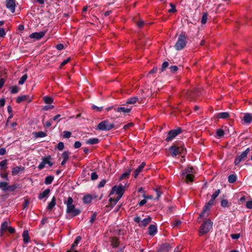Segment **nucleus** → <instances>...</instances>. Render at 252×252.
<instances>
[{
  "label": "nucleus",
  "mask_w": 252,
  "mask_h": 252,
  "mask_svg": "<svg viewBox=\"0 0 252 252\" xmlns=\"http://www.w3.org/2000/svg\"><path fill=\"white\" fill-rule=\"evenodd\" d=\"M81 240V237L80 236H78L76 238L74 243L71 246V250H74V248L77 246L78 243Z\"/></svg>",
  "instance_id": "obj_30"
},
{
  "label": "nucleus",
  "mask_w": 252,
  "mask_h": 252,
  "mask_svg": "<svg viewBox=\"0 0 252 252\" xmlns=\"http://www.w3.org/2000/svg\"><path fill=\"white\" fill-rule=\"evenodd\" d=\"M213 222L210 220H207L204 221L199 228V235L200 236L209 232L213 227Z\"/></svg>",
  "instance_id": "obj_2"
},
{
  "label": "nucleus",
  "mask_w": 252,
  "mask_h": 252,
  "mask_svg": "<svg viewBox=\"0 0 252 252\" xmlns=\"http://www.w3.org/2000/svg\"><path fill=\"white\" fill-rule=\"evenodd\" d=\"M133 126V124L132 123H129L126 125H125L123 127V129L124 130H126L127 128H128L130 127H131Z\"/></svg>",
  "instance_id": "obj_63"
},
{
  "label": "nucleus",
  "mask_w": 252,
  "mask_h": 252,
  "mask_svg": "<svg viewBox=\"0 0 252 252\" xmlns=\"http://www.w3.org/2000/svg\"><path fill=\"white\" fill-rule=\"evenodd\" d=\"M7 160L6 159L0 161V166L1 167V169H2L4 167H6L7 165Z\"/></svg>",
  "instance_id": "obj_49"
},
{
  "label": "nucleus",
  "mask_w": 252,
  "mask_h": 252,
  "mask_svg": "<svg viewBox=\"0 0 252 252\" xmlns=\"http://www.w3.org/2000/svg\"><path fill=\"white\" fill-rule=\"evenodd\" d=\"M214 200H215L211 198V199L205 204L203 211L199 215L200 217H207L208 216L210 208L214 205Z\"/></svg>",
  "instance_id": "obj_6"
},
{
  "label": "nucleus",
  "mask_w": 252,
  "mask_h": 252,
  "mask_svg": "<svg viewBox=\"0 0 252 252\" xmlns=\"http://www.w3.org/2000/svg\"><path fill=\"white\" fill-rule=\"evenodd\" d=\"M71 60L70 57L67 58L66 60H64L60 64V67H62L63 65L68 63Z\"/></svg>",
  "instance_id": "obj_55"
},
{
  "label": "nucleus",
  "mask_w": 252,
  "mask_h": 252,
  "mask_svg": "<svg viewBox=\"0 0 252 252\" xmlns=\"http://www.w3.org/2000/svg\"><path fill=\"white\" fill-rule=\"evenodd\" d=\"M44 101L47 104H51L53 102V99L50 96H46L44 97Z\"/></svg>",
  "instance_id": "obj_40"
},
{
  "label": "nucleus",
  "mask_w": 252,
  "mask_h": 252,
  "mask_svg": "<svg viewBox=\"0 0 252 252\" xmlns=\"http://www.w3.org/2000/svg\"><path fill=\"white\" fill-rule=\"evenodd\" d=\"M8 186V183L7 182L3 181L0 182V189H1L3 191H7Z\"/></svg>",
  "instance_id": "obj_26"
},
{
  "label": "nucleus",
  "mask_w": 252,
  "mask_h": 252,
  "mask_svg": "<svg viewBox=\"0 0 252 252\" xmlns=\"http://www.w3.org/2000/svg\"><path fill=\"white\" fill-rule=\"evenodd\" d=\"M138 100V98L136 96L131 97L127 99L125 104H123L124 106L127 105V104H134Z\"/></svg>",
  "instance_id": "obj_21"
},
{
  "label": "nucleus",
  "mask_w": 252,
  "mask_h": 252,
  "mask_svg": "<svg viewBox=\"0 0 252 252\" xmlns=\"http://www.w3.org/2000/svg\"><path fill=\"white\" fill-rule=\"evenodd\" d=\"M220 193V189H218L216 190L215 192L212 194L211 198L215 200L219 195Z\"/></svg>",
  "instance_id": "obj_45"
},
{
  "label": "nucleus",
  "mask_w": 252,
  "mask_h": 252,
  "mask_svg": "<svg viewBox=\"0 0 252 252\" xmlns=\"http://www.w3.org/2000/svg\"><path fill=\"white\" fill-rule=\"evenodd\" d=\"M46 33V31H41L39 32H33L31 33L29 37L31 38H35L36 40H39L41 39Z\"/></svg>",
  "instance_id": "obj_11"
},
{
  "label": "nucleus",
  "mask_w": 252,
  "mask_h": 252,
  "mask_svg": "<svg viewBox=\"0 0 252 252\" xmlns=\"http://www.w3.org/2000/svg\"><path fill=\"white\" fill-rule=\"evenodd\" d=\"M19 185L15 184L9 186L8 185V188H7V190L9 191L13 192L16 189L19 188Z\"/></svg>",
  "instance_id": "obj_31"
},
{
  "label": "nucleus",
  "mask_w": 252,
  "mask_h": 252,
  "mask_svg": "<svg viewBox=\"0 0 252 252\" xmlns=\"http://www.w3.org/2000/svg\"><path fill=\"white\" fill-rule=\"evenodd\" d=\"M96 215H97V214L96 212H95L92 216V217H91L90 220V222L91 223H93L94 222V220L96 218Z\"/></svg>",
  "instance_id": "obj_59"
},
{
  "label": "nucleus",
  "mask_w": 252,
  "mask_h": 252,
  "mask_svg": "<svg viewBox=\"0 0 252 252\" xmlns=\"http://www.w3.org/2000/svg\"><path fill=\"white\" fill-rule=\"evenodd\" d=\"M24 101H27L28 102H30L32 101V99L30 98V96L28 95L19 96L16 98V102L17 103H20Z\"/></svg>",
  "instance_id": "obj_12"
},
{
  "label": "nucleus",
  "mask_w": 252,
  "mask_h": 252,
  "mask_svg": "<svg viewBox=\"0 0 252 252\" xmlns=\"http://www.w3.org/2000/svg\"><path fill=\"white\" fill-rule=\"evenodd\" d=\"M111 245L113 248H117L119 246V239L116 237H113L111 238Z\"/></svg>",
  "instance_id": "obj_20"
},
{
  "label": "nucleus",
  "mask_w": 252,
  "mask_h": 252,
  "mask_svg": "<svg viewBox=\"0 0 252 252\" xmlns=\"http://www.w3.org/2000/svg\"><path fill=\"white\" fill-rule=\"evenodd\" d=\"M169 243H165L159 245L158 248V252H168L171 249Z\"/></svg>",
  "instance_id": "obj_9"
},
{
  "label": "nucleus",
  "mask_w": 252,
  "mask_h": 252,
  "mask_svg": "<svg viewBox=\"0 0 252 252\" xmlns=\"http://www.w3.org/2000/svg\"><path fill=\"white\" fill-rule=\"evenodd\" d=\"M152 220V218L150 216L143 219L141 223L139 224L140 227H146Z\"/></svg>",
  "instance_id": "obj_17"
},
{
  "label": "nucleus",
  "mask_w": 252,
  "mask_h": 252,
  "mask_svg": "<svg viewBox=\"0 0 252 252\" xmlns=\"http://www.w3.org/2000/svg\"><path fill=\"white\" fill-rule=\"evenodd\" d=\"M92 109L96 112H100L103 109V107H97L95 105H93Z\"/></svg>",
  "instance_id": "obj_52"
},
{
  "label": "nucleus",
  "mask_w": 252,
  "mask_h": 252,
  "mask_svg": "<svg viewBox=\"0 0 252 252\" xmlns=\"http://www.w3.org/2000/svg\"><path fill=\"white\" fill-rule=\"evenodd\" d=\"M189 167H187L183 171L182 173V179L185 180L187 183L189 182Z\"/></svg>",
  "instance_id": "obj_15"
},
{
  "label": "nucleus",
  "mask_w": 252,
  "mask_h": 252,
  "mask_svg": "<svg viewBox=\"0 0 252 252\" xmlns=\"http://www.w3.org/2000/svg\"><path fill=\"white\" fill-rule=\"evenodd\" d=\"M181 132L182 128L181 127H178L175 129H172L168 132L167 136L165 140L168 142L171 141L173 138L180 134Z\"/></svg>",
  "instance_id": "obj_8"
},
{
  "label": "nucleus",
  "mask_w": 252,
  "mask_h": 252,
  "mask_svg": "<svg viewBox=\"0 0 252 252\" xmlns=\"http://www.w3.org/2000/svg\"><path fill=\"white\" fill-rule=\"evenodd\" d=\"M144 24V22L142 20H139L136 23L137 26L139 28H142Z\"/></svg>",
  "instance_id": "obj_58"
},
{
  "label": "nucleus",
  "mask_w": 252,
  "mask_h": 252,
  "mask_svg": "<svg viewBox=\"0 0 252 252\" xmlns=\"http://www.w3.org/2000/svg\"><path fill=\"white\" fill-rule=\"evenodd\" d=\"M114 127V125L110 123L108 120L102 121L97 125V128L103 131H109Z\"/></svg>",
  "instance_id": "obj_5"
},
{
  "label": "nucleus",
  "mask_w": 252,
  "mask_h": 252,
  "mask_svg": "<svg viewBox=\"0 0 252 252\" xmlns=\"http://www.w3.org/2000/svg\"><path fill=\"white\" fill-rule=\"evenodd\" d=\"M22 237L23 238V241L25 243H28L30 241V237L29 235L28 231L25 230L23 232L22 234Z\"/></svg>",
  "instance_id": "obj_23"
},
{
  "label": "nucleus",
  "mask_w": 252,
  "mask_h": 252,
  "mask_svg": "<svg viewBox=\"0 0 252 252\" xmlns=\"http://www.w3.org/2000/svg\"><path fill=\"white\" fill-rule=\"evenodd\" d=\"M157 232V228L156 225L151 224L148 228V234L150 236H154Z\"/></svg>",
  "instance_id": "obj_16"
},
{
  "label": "nucleus",
  "mask_w": 252,
  "mask_h": 252,
  "mask_svg": "<svg viewBox=\"0 0 252 252\" xmlns=\"http://www.w3.org/2000/svg\"><path fill=\"white\" fill-rule=\"evenodd\" d=\"M53 180H54V176H48L45 179L44 183L46 185L51 184L52 183Z\"/></svg>",
  "instance_id": "obj_32"
},
{
  "label": "nucleus",
  "mask_w": 252,
  "mask_h": 252,
  "mask_svg": "<svg viewBox=\"0 0 252 252\" xmlns=\"http://www.w3.org/2000/svg\"><path fill=\"white\" fill-rule=\"evenodd\" d=\"M20 88L17 86H11L10 91L11 94H16L19 91Z\"/></svg>",
  "instance_id": "obj_37"
},
{
  "label": "nucleus",
  "mask_w": 252,
  "mask_h": 252,
  "mask_svg": "<svg viewBox=\"0 0 252 252\" xmlns=\"http://www.w3.org/2000/svg\"><path fill=\"white\" fill-rule=\"evenodd\" d=\"M146 163L145 162H143L141 164L138 166V167L135 170V173L134 175V178H136L139 173L142 171L143 168L145 166Z\"/></svg>",
  "instance_id": "obj_19"
},
{
  "label": "nucleus",
  "mask_w": 252,
  "mask_h": 252,
  "mask_svg": "<svg viewBox=\"0 0 252 252\" xmlns=\"http://www.w3.org/2000/svg\"><path fill=\"white\" fill-rule=\"evenodd\" d=\"M91 178L92 180H95L98 178V175L96 172H94L91 174Z\"/></svg>",
  "instance_id": "obj_56"
},
{
  "label": "nucleus",
  "mask_w": 252,
  "mask_h": 252,
  "mask_svg": "<svg viewBox=\"0 0 252 252\" xmlns=\"http://www.w3.org/2000/svg\"><path fill=\"white\" fill-rule=\"evenodd\" d=\"M169 69H170V71L171 72L174 73V72H176L178 70V67L177 66L172 65V66H171L169 67Z\"/></svg>",
  "instance_id": "obj_60"
},
{
  "label": "nucleus",
  "mask_w": 252,
  "mask_h": 252,
  "mask_svg": "<svg viewBox=\"0 0 252 252\" xmlns=\"http://www.w3.org/2000/svg\"><path fill=\"white\" fill-rule=\"evenodd\" d=\"M246 207L249 209H252V201H248L246 203Z\"/></svg>",
  "instance_id": "obj_64"
},
{
  "label": "nucleus",
  "mask_w": 252,
  "mask_h": 252,
  "mask_svg": "<svg viewBox=\"0 0 252 252\" xmlns=\"http://www.w3.org/2000/svg\"><path fill=\"white\" fill-rule=\"evenodd\" d=\"M187 44V38L183 32L179 34L178 40L174 45L176 50L180 51L183 49Z\"/></svg>",
  "instance_id": "obj_4"
},
{
  "label": "nucleus",
  "mask_w": 252,
  "mask_h": 252,
  "mask_svg": "<svg viewBox=\"0 0 252 252\" xmlns=\"http://www.w3.org/2000/svg\"><path fill=\"white\" fill-rule=\"evenodd\" d=\"M171 8L168 10V12L169 13H174L176 11L175 5L173 4L172 3H170L169 4Z\"/></svg>",
  "instance_id": "obj_44"
},
{
  "label": "nucleus",
  "mask_w": 252,
  "mask_h": 252,
  "mask_svg": "<svg viewBox=\"0 0 252 252\" xmlns=\"http://www.w3.org/2000/svg\"><path fill=\"white\" fill-rule=\"evenodd\" d=\"M237 179V176L235 174H231L228 176V181L230 183H234L236 182Z\"/></svg>",
  "instance_id": "obj_33"
},
{
  "label": "nucleus",
  "mask_w": 252,
  "mask_h": 252,
  "mask_svg": "<svg viewBox=\"0 0 252 252\" xmlns=\"http://www.w3.org/2000/svg\"><path fill=\"white\" fill-rule=\"evenodd\" d=\"M243 120L246 124H250L252 121V116L249 113H246L244 115Z\"/></svg>",
  "instance_id": "obj_22"
},
{
  "label": "nucleus",
  "mask_w": 252,
  "mask_h": 252,
  "mask_svg": "<svg viewBox=\"0 0 252 252\" xmlns=\"http://www.w3.org/2000/svg\"><path fill=\"white\" fill-rule=\"evenodd\" d=\"M181 224V221L179 220H175L172 223V225L173 227H178Z\"/></svg>",
  "instance_id": "obj_46"
},
{
  "label": "nucleus",
  "mask_w": 252,
  "mask_h": 252,
  "mask_svg": "<svg viewBox=\"0 0 252 252\" xmlns=\"http://www.w3.org/2000/svg\"><path fill=\"white\" fill-rule=\"evenodd\" d=\"M71 135V133L69 131H63V137L65 138H69Z\"/></svg>",
  "instance_id": "obj_51"
},
{
  "label": "nucleus",
  "mask_w": 252,
  "mask_h": 252,
  "mask_svg": "<svg viewBox=\"0 0 252 252\" xmlns=\"http://www.w3.org/2000/svg\"><path fill=\"white\" fill-rule=\"evenodd\" d=\"M92 200V196L90 194L85 195L83 198V202L86 204L90 203Z\"/></svg>",
  "instance_id": "obj_29"
},
{
  "label": "nucleus",
  "mask_w": 252,
  "mask_h": 252,
  "mask_svg": "<svg viewBox=\"0 0 252 252\" xmlns=\"http://www.w3.org/2000/svg\"><path fill=\"white\" fill-rule=\"evenodd\" d=\"M231 238L233 240H237L240 237V234L239 233L238 234H232L230 235Z\"/></svg>",
  "instance_id": "obj_53"
},
{
  "label": "nucleus",
  "mask_w": 252,
  "mask_h": 252,
  "mask_svg": "<svg viewBox=\"0 0 252 252\" xmlns=\"http://www.w3.org/2000/svg\"><path fill=\"white\" fill-rule=\"evenodd\" d=\"M168 66L167 62H164L162 63L161 67L160 68V72L163 71Z\"/></svg>",
  "instance_id": "obj_47"
},
{
  "label": "nucleus",
  "mask_w": 252,
  "mask_h": 252,
  "mask_svg": "<svg viewBox=\"0 0 252 252\" xmlns=\"http://www.w3.org/2000/svg\"><path fill=\"white\" fill-rule=\"evenodd\" d=\"M224 131L222 129H219L217 130V135L219 138L222 137L224 136Z\"/></svg>",
  "instance_id": "obj_41"
},
{
  "label": "nucleus",
  "mask_w": 252,
  "mask_h": 252,
  "mask_svg": "<svg viewBox=\"0 0 252 252\" xmlns=\"http://www.w3.org/2000/svg\"><path fill=\"white\" fill-rule=\"evenodd\" d=\"M250 149L249 148H247L245 151L242 152L240 154L238 155L235 158L234 160V164L235 165H238L241 161L244 160L247 158Z\"/></svg>",
  "instance_id": "obj_7"
},
{
  "label": "nucleus",
  "mask_w": 252,
  "mask_h": 252,
  "mask_svg": "<svg viewBox=\"0 0 252 252\" xmlns=\"http://www.w3.org/2000/svg\"><path fill=\"white\" fill-rule=\"evenodd\" d=\"M133 220L135 222L138 223L139 224L141 223V218L139 216H136L134 218Z\"/></svg>",
  "instance_id": "obj_61"
},
{
  "label": "nucleus",
  "mask_w": 252,
  "mask_h": 252,
  "mask_svg": "<svg viewBox=\"0 0 252 252\" xmlns=\"http://www.w3.org/2000/svg\"><path fill=\"white\" fill-rule=\"evenodd\" d=\"M125 186H123L122 185L119 186H114L112 188L110 195L114 193V192H115L118 195V196L115 200L114 204H116L122 197L123 195L125 192Z\"/></svg>",
  "instance_id": "obj_3"
},
{
  "label": "nucleus",
  "mask_w": 252,
  "mask_h": 252,
  "mask_svg": "<svg viewBox=\"0 0 252 252\" xmlns=\"http://www.w3.org/2000/svg\"><path fill=\"white\" fill-rule=\"evenodd\" d=\"M207 19H208L207 14L206 13H203L202 18H201V23L202 24H205L207 22Z\"/></svg>",
  "instance_id": "obj_43"
},
{
  "label": "nucleus",
  "mask_w": 252,
  "mask_h": 252,
  "mask_svg": "<svg viewBox=\"0 0 252 252\" xmlns=\"http://www.w3.org/2000/svg\"><path fill=\"white\" fill-rule=\"evenodd\" d=\"M5 32L3 28H0V37H3L5 35Z\"/></svg>",
  "instance_id": "obj_62"
},
{
  "label": "nucleus",
  "mask_w": 252,
  "mask_h": 252,
  "mask_svg": "<svg viewBox=\"0 0 252 252\" xmlns=\"http://www.w3.org/2000/svg\"><path fill=\"white\" fill-rule=\"evenodd\" d=\"M98 142L99 139L97 138H90L86 141V143L90 145L95 144Z\"/></svg>",
  "instance_id": "obj_28"
},
{
  "label": "nucleus",
  "mask_w": 252,
  "mask_h": 252,
  "mask_svg": "<svg viewBox=\"0 0 252 252\" xmlns=\"http://www.w3.org/2000/svg\"><path fill=\"white\" fill-rule=\"evenodd\" d=\"M50 189H45L43 192L39 194L38 198L40 200L43 199V198L46 197L50 193Z\"/></svg>",
  "instance_id": "obj_24"
},
{
  "label": "nucleus",
  "mask_w": 252,
  "mask_h": 252,
  "mask_svg": "<svg viewBox=\"0 0 252 252\" xmlns=\"http://www.w3.org/2000/svg\"><path fill=\"white\" fill-rule=\"evenodd\" d=\"M73 203V200L70 196L64 201V204L66 205V213L71 218L79 215L81 213L80 210L76 208Z\"/></svg>",
  "instance_id": "obj_1"
},
{
  "label": "nucleus",
  "mask_w": 252,
  "mask_h": 252,
  "mask_svg": "<svg viewBox=\"0 0 252 252\" xmlns=\"http://www.w3.org/2000/svg\"><path fill=\"white\" fill-rule=\"evenodd\" d=\"M28 78V75L27 74L24 75L22 77L20 78L18 82L19 85H23Z\"/></svg>",
  "instance_id": "obj_38"
},
{
  "label": "nucleus",
  "mask_w": 252,
  "mask_h": 252,
  "mask_svg": "<svg viewBox=\"0 0 252 252\" xmlns=\"http://www.w3.org/2000/svg\"><path fill=\"white\" fill-rule=\"evenodd\" d=\"M230 115L228 112H223L217 113L216 115V118L219 119H227L229 117Z\"/></svg>",
  "instance_id": "obj_18"
},
{
  "label": "nucleus",
  "mask_w": 252,
  "mask_h": 252,
  "mask_svg": "<svg viewBox=\"0 0 252 252\" xmlns=\"http://www.w3.org/2000/svg\"><path fill=\"white\" fill-rule=\"evenodd\" d=\"M51 156H48L47 157H43L42 158V160L44 162L45 164H46L48 163V162L49 160H50Z\"/></svg>",
  "instance_id": "obj_54"
},
{
  "label": "nucleus",
  "mask_w": 252,
  "mask_h": 252,
  "mask_svg": "<svg viewBox=\"0 0 252 252\" xmlns=\"http://www.w3.org/2000/svg\"><path fill=\"white\" fill-rule=\"evenodd\" d=\"M56 205V198L53 197L50 201V202L48 204L47 206V209L49 210H52Z\"/></svg>",
  "instance_id": "obj_27"
},
{
  "label": "nucleus",
  "mask_w": 252,
  "mask_h": 252,
  "mask_svg": "<svg viewBox=\"0 0 252 252\" xmlns=\"http://www.w3.org/2000/svg\"><path fill=\"white\" fill-rule=\"evenodd\" d=\"M155 190L157 194L156 199H158L160 197V195H161L162 192L160 191V189H155Z\"/></svg>",
  "instance_id": "obj_57"
},
{
  "label": "nucleus",
  "mask_w": 252,
  "mask_h": 252,
  "mask_svg": "<svg viewBox=\"0 0 252 252\" xmlns=\"http://www.w3.org/2000/svg\"><path fill=\"white\" fill-rule=\"evenodd\" d=\"M70 153L68 151H64L62 154L63 159L68 160L69 157Z\"/></svg>",
  "instance_id": "obj_39"
},
{
  "label": "nucleus",
  "mask_w": 252,
  "mask_h": 252,
  "mask_svg": "<svg viewBox=\"0 0 252 252\" xmlns=\"http://www.w3.org/2000/svg\"><path fill=\"white\" fill-rule=\"evenodd\" d=\"M6 6L12 13L15 11L16 3L15 0H6Z\"/></svg>",
  "instance_id": "obj_10"
},
{
  "label": "nucleus",
  "mask_w": 252,
  "mask_h": 252,
  "mask_svg": "<svg viewBox=\"0 0 252 252\" xmlns=\"http://www.w3.org/2000/svg\"><path fill=\"white\" fill-rule=\"evenodd\" d=\"M8 222L7 221H5L2 223L0 228L1 235L3 234L4 232L6 231L8 229Z\"/></svg>",
  "instance_id": "obj_25"
},
{
  "label": "nucleus",
  "mask_w": 252,
  "mask_h": 252,
  "mask_svg": "<svg viewBox=\"0 0 252 252\" xmlns=\"http://www.w3.org/2000/svg\"><path fill=\"white\" fill-rule=\"evenodd\" d=\"M169 152L172 157H176L179 153V148L175 145L172 146L169 148Z\"/></svg>",
  "instance_id": "obj_14"
},
{
  "label": "nucleus",
  "mask_w": 252,
  "mask_h": 252,
  "mask_svg": "<svg viewBox=\"0 0 252 252\" xmlns=\"http://www.w3.org/2000/svg\"><path fill=\"white\" fill-rule=\"evenodd\" d=\"M220 205L222 207L225 208L228 207V202L226 199H222L220 202Z\"/></svg>",
  "instance_id": "obj_42"
},
{
  "label": "nucleus",
  "mask_w": 252,
  "mask_h": 252,
  "mask_svg": "<svg viewBox=\"0 0 252 252\" xmlns=\"http://www.w3.org/2000/svg\"><path fill=\"white\" fill-rule=\"evenodd\" d=\"M33 135H34V136L36 138H38V137L41 138V137H45L46 136V133L44 132L40 131L33 133Z\"/></svg>",
  "instance_id": "obj_34"
},
{
  "label": "nucleus",
  "mask_w": 252,
  "mask_h": 252,
  "mask_svg": "<svg viewBox=\"0 0 252 252\" xmlns=\"http://www.w3.org/2000/svg\"><path fill=\"white\" fill-rule=\"evenodd\" d=\"M130 169H128L127 171L123 173L119 177V180H122L125 178H128L130 175Z\"/></svg>",
  "instance_id": "obj_35"
},
{
  "label": "nucleus",
  "mask_w": 252,
  "mask_h": 252,
  "mask_svg": "<svg viewBox=\"0 0 252 252\" xmlns=\"http://www.w3.org/2000/svg\"><path fill=\"white\" fill-rule=\"evenodd\" d=\"M131 110V108H125V107H116L114 108V111L118 113H123L124 114L128 113Z\"/></svg>",
  "instance_id": "obj_13"
},
{
  "label": "nucleus",
  "mask_w": 252,
  "mask_h": 252,
  "mask_svg": "<svg viewBox=\"0 0 252 252\" xmlns=\"http://www.w3.org/2000/svg\"><path fill=\"white\" fill-rule=\"evenodd\" d=\"M64 144L62 142H60L57 145V148L59 151H62L64 148Z\"/></svg>",
  "instance_id": "obj_50"
},
{
  "label": "nucleus",
  "mask_w": 252,
  "mask_h": 252,
  "mask_svg": "<svg viewBox=\"0 0 252 252\" xmlns=\"http://www.w3.org/2000/svg\"><path fill=\"white\" fill-rule=\"evenodd\" d=\"M22 169V168L21 167H19V166H16L14 168H13L12 170V174L13 175H17L20 171Z\"/></svg>",
  "instance_id": "obj_36"
},
{
  "label": "nucleus",
  "mask_w": 252,
  "mask_h": 252,
  "mask_svg": "<svg viewBox=\"0 0 252 252\" xmlns=\"http://www.w3.org/2000/svg\"><path fill=\"white\" fill-rule=\"evenodd\" d=\"M193 111L195 113H196V114H199L201 113V110L200 109V107H199L198 106L196 105L193 108Z\"/></svg>",
  "instance_id": "obj_48"
}]
</instances>
